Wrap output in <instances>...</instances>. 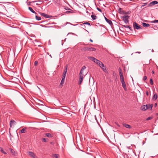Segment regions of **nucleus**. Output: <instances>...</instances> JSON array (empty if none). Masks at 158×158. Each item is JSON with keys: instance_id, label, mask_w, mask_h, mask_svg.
<instances>
[{"instance_id": "nucleus-9", "label": "nucleus", "mask_w": 158, "mask_h": 158, "mask_svg": "<svg viewBox=\"0 0 158 158\" xmlns=\"http://www.w3.org/2000/svg\"><path fill=\"white\" fill-rule=\"evenodd\" d=\"M157 3H158V2L157 1H154L148 4V6H151L153 5H156Z\"/></svg>"}, {"instance_id": "nucleus-52", "label": "nucleus", "mask_w": 158, "mask_h": 158, "mask_svg": "<svg viewBox=\"0 0 158 158\" xmlns=\"http://www.w3.org/2000/svg\"><path fill=\"white\" fill-rule=\"evenodd\" d=\"M91 158H96V157L94 156H93L92 155L91 156Z\"/></svg>"}, {"instance_id": "nucleus-33", "label": "nucleus", "mask_w": 158, "mask_h": 158, "mask_svg": "<svg viewBox=\"0 0 158 158\" xmlns=\"http://www.w3.org/2000/svg\"><path fill=\"white\" fill-rule=\"evenodd\" d=\"M150 82L151 85H153V81L152 79L151 78L150 79Z\"/></svg>"}, {"instance_id": "nucleus-48", "label": "nucleus", "mask_w": 158, "mask_h": 158, "mask_svg": "<svg viewBox=\"0 0 158 158\" xmlns=\"http://www.w3.org/2000/svg\"><path fill=\"white\" fill-rule=\"evenodd\" d=\"M118 70H119V73H120V72H122V69H121V68H119Z\"/></svg>"}, {"instance_id": "nucleus-59", "label": "nucleus", "mask_w": 158, "mask_h": 158, "mask_svg": "<svg viewBox=\"0 0 158 158\" xmlns=\"http://www.w3.org/2000/svg\"><path fill=\"white\" fill-rule=\"evenodd\" d=\"M152 73L153 74V73H154V71H152Z\"/></svg>"}, {"instance_id": "nucleus-51", "label": "nucleus", "mask_w": 158, "mask_h": 158, "mask_svg": "<svg viewBox=\"0 0 158 158\" xmlns=\"http://www.w3.org/2000/svg\"><path fill=\"white\" fill-rule=\"evenodd\" d=\"M119 73V75L123 74L122 72H120Z\"/></svg>"}, {"instance_id": "nucleus-20", "label": "nucleus", "mask_w": 158, "mask_h": 158, "mask_svg": "<svg viewBox=\"0 0 158 158\" xmlns=\"http://www.w3.org/2000/svg\"><path fill=\"white\" fill-rule=\"evenodd\" d=\"M142 25L143 27H148L150 26L149 24L144 23H142Z\"/></svg>"}, {"instance_id": "nucleus-39", "label": "nucleus", "mask_w": 158, "mask_h": 158, "mask_svg": "<svg viewBox=\"0 0 158 158\" xmlns=\"http://www.w3.org/2000/svg\"><path fill=\"white\" fill-rule=\"evenodd\" d=\"M147 79V77L146 76H144V77H143V80L144 81H145Z\"/></svg>"}, {"instance_id": "nucleus-8", "label": "nucleus", "mask_w": 158, "mask_h": 158, "mask_svg": "<svg viewBox=\"0 0 158 158\" xmlns=\"http://www.w3.org/2000/svg\"><path fill=\"white\" fill-rule=\"evenodd\" d=\"M9 150H10L11 153L15 156H17V153L14 150L11 148H10Z\"/></svg>"}, {"instance_id": "nucleus-18", "label": "nucleus", "mask_w": 158, "mask_h": 158, "mask_svg": "<svg viewBox=\"0 0 158 158\" xmlns=\"http://www.w3.org/2000/svg\"><path fill=\"white\" fill-rule=\"evenodd\" d=\"M122 25V26L123 27H124L129 28L131 31L132 30V28L129 26L125 25Z\"/></svg>"}, {"instance_id": "nucleus-4", "label": "nucleus", "mask_w": 158, "mask_h": 158, "mask_svg": "<svg viewBox=\"0 0 158 158\" xmlns=\"http://www.w3.org/2000/svg\"><path fill=\"white\" fill-rule=\"evenodd\" d=\"M79 84H81L83 80V78L85 77V75H79Z\"/></svg>"}, {"instance_id": "nucleus-45", "label": "nucleus", "mask_w": 158, "mask_h": 158, "mask_svg": "<svg viewBox=\"0 0 158 158\" xmlns=\"http://www.w3.org/2000/svg\"><path fill=\"white\" fill-rule=\"evenodd\" d=\"M152 28L154 29L155 30H156V29H155V28H158V26L157 25H155L154 26V27H152Z\"/></svg>"}, {"instance_id": "nucleus-61", "label": "nucleus", "mask_w": 158, "mask_h": 158, "mask_svg": "<svg viewBox=\"0 0 158 158\" xmlns=\"http://www.w3.org/2000/svg\"><path fill=\"white\" fill-rule=\"evenodd\" d=\"M99 158H102V157H100Z\"/></svg>"}, {"instance_id": "nucleus-30", "label": "nucleus", "mask_w": 158, "mask_h": 158, "mask_svg": "<svg viewBox=\"0 0 158 158\" xmlns=\"http://www.w3.org/2000/svg\"><path fill=\"white\" fill-rule=\"evenodd\" d=\"M66 73L64 72L63 73V76L62 77V78H65L66 74Z\"/></svg>"}, {"instance_id": "nucleus-43", "label": "nucleus", "mask_w": 158, "mask_h": 158, "mask_svg": "<svg viewBox=\"0 0 158 158\" xmlns=\"http://www.w3.org/2000/svg\"><path fill=\"white\" fill-rule=\"evenodd\" d=\"M67 67H66L65 69H64V72H65V73H67Z\"/></svg>"}, {"instance_id": "nucleus-10", "label": "nucleus", "mask_w": 158, "mask_h": 158, "mask_svg": "<svg viewBox=\"0 0 158 158\" xmlns=\"http://www.w3.org/2000/svg\"><path fill=\"white\" fill-rule=\"evenodd\" d=\"M121 82L122 84V86L123 87V88L124 89L125 91H126L127 90V87H126V85L125 84L124 81H121Z\"/></svg>"}, {"instance_id": "nucleus-38", "label": "nucleus", "mask_w": 158, "mask_h": 158, "mask_svg": "<svg viewBox=\"0 0 158 158\" xmlns=\"http://www.w3.org/2000/svg\"><path fill=\"white\" fill-rule=\"evenodd\" d=\"M97 59H96L95 58L93 57V58H92V60L93 61H94V62H95L96 60Z\"/></svg>"}, {"instance_id": "nucleus-62", "label": "nucleus", "mask_w": 158, "mask_h": 158, "mask_svg": "<svg viewBox=\"0 0 158 158\" xmlns=\"http://www.w3.org/2000/svg\"><path fill=\"white\" fill-rule=\"evenodd\" d=\"M50 56H51V57H52L51 56V55H50Z\"/></svg>"}, {"instance_id": "nucleus-35", "label": "nucleus", "mask_w": 158, "mask_h": 158, "mask_svg": "<svg viewBox=\"0 0 158 158\" xmlns=\"http://www.w3.org/2000/svg\"><path fill=\"white\" fill-rule=\"evenodd\" d=\"M83 24L84 25H85V24H86V25H89V26H90V24L89 23V22H86V23H84Z\"/></svg>"}, {"instance_id": "nucleus-25", "label": "nucleus", "mask_w": 158, "mask_h": 158, "mask_svg": "<svg viewBox=\"0 0 158 158\" xmlns=\"http://www.w3.org/2000/svg\"><path fill=\"white\" fill-rule=\"evenodd\" d=\"M101 69H102V70H103V71L105 73H108V72L107 70V69H106V68H105V66H104V67H103V68H101Z\"/></svg>"}, {"instance_id": "nucleus-11", "label": "nucleus", "mask_w": 158, "mask_h": 158, "mask_svg": "<svg viewBox=\"0 0 158 158\" xmlns=\"http://www.w3.org/2000/svg\"><path fill=\"white\" fill-rule=\"evenodd\" d=\"M104 17L106 21L110 25L112 24V23L111 20L107 19L105 16H104Z\"/></svg>"}, {"instance_id": "nucleus-64", "label": "nucleus", "mask_w": 158, "mask_h": 158, "mask_svg": "<svg viewBox=\"0 0 158 158\" xmlns=\"http://www.w3.org/2000/svg\"><path fill=\"white\" fill-rule=\"evenodd\" d=\"M84 26V27H85V25Z\"/></svg>"}, {"instance_id": "nucleus-28", "label": "nucleus", "mask_w": 158, "mask_h": 158, "mask_svg": "<svg viewBox=\"0 0 158 158\" xmlns=\"http://www.w3.org/2000/svg\"><path fill=\"white\" fill-rule=\"evenodd\" d=\"M65 78H62L61 80V82H60V84L62 85L64 82V81Z\"/></svg>"}, {"instance_id": "nucleus-14", "label": "nucleus", "mask_w": 158, "mask_h": 158, "mask_svg": "<svg viewBox=\"0 0 158 158\" xmlns=\"http://www.w3.org/2000/svg\"><path fill=\"white\" fill-rule=\"evenodd\" d=\"M41 15L42 16H43L45 17V18H49V15L47 14H45L44 13H42L41 14Z\"/></svg>"}, {"instance_id": "nucleus-29", "label": "nucleus", "mask_w": 158, "mask_h": 158, "mask_svg": "<svg viewBox=\"0 0 158 158\" xmlns=\"http://www.w3.org/2000/svg\"><path fill=\"white\" fill-rule=\"evenodd\" d=\"M43 139V141H42V142H46L48 140V139H46V138H43L42 139Z\"/></svg>"}, {"instance_id": "nucleus-55", "label": "nucleus", "mask_w": 158, "mask_h": 158, "mask_svg": "<svg viewBox=\"0 0 158 158\" xmlns=\"http://www.w3.org/2000/svg\"><path fill=\"white\" fill-rule=\"evenodd\" d=\"M140 53H141L140 52H135V53H138L139 54Z\"/></svg>"}, {"instance_id": "nucleus-50", "label": "nucleus", "mask_w": 158, "mask_h": 158, "mask_svg": "<svg viewBox=\"0 0 158 158\" xmlns=\"http://www.w3.org/2000/svg\"><path fill=\"white\" fill-rule=\"evenodd\" d=\"M55 0H50V2H52H52H54L55 1Z\"/></svg>"}, {"instance_id": "nucleus-7", "label": "nucleus", "mask_w": 158, "mask_h": 158, "mask_svg": "<svg viewBox=\"0 0 158 158\" xmlns=\"http://www.w3.org/2000/svg\"><path fill=\"white\" fill-rule=\"evenodd\" d=\"M52 144V145L53 146V147H54V148L57 147V144L56 141L51 142L50 143V144Z\"/></svg>"}, {"instance_id": "nucleus-27", "label": "nucleus", "mask_w": 158, "mask_h": 158, "mask_svg": "<svg viewBox=\"0 0 158 158\" xmlns=\"http://www.w3.org/2000/svg\"><path fill=\"white\" fill-rule=\"evenodd\" d=\"M91 17L93 20L96 19L97 18V16L95 15H92Z\"/></svg>"}, {"instance_id": "nucleus-53", "label": "nucleus", "mask_w": 158, "mask_h": 158, "mask_svg": "<svg viewBox=\"0 0 158 158\" xmlns=\"http://www.w3.org/2000/svg\"><path fill=\"white\" fill-rule=\"evenodd\" d=\"M120 77H123V74H122V75H120Z\"/></svg>"}, {"instance_id": "nucleus-63", "label": "nucleus", "mask_w": 158, "mask_h": 158, "mask_svg": "<svg viewBox=\"0 0 158 158\" xmlns=\"http://www.w3.org/2000/svg\"><path fill=\"white\" fill-rule=\"evenodd\" d=\"M67 12H68L69 13L70 12V11H67Z\"/></svg>"}, {"instance_id": "nucleus-23", "label": "nucleus", "mask_w": 158, "mask_h": 158, "mask_svg": "<svg viewBox=\"0 0 158 158\" xmlns=\"http://www.w3.org/2000/svg\"><path fill=\"white\" fill-rule=\"evenodd\" d=\"M35 17L36 19L37 20L39 21L41 19V17L40 16H38L36 15H35Z\"/></svg>"}, {"instance_id": "nucleus-60", "label": "nucleus", "mask_w": 158, "mask_h": 158, "mask_svg": "<svg viewBox=\"0 0 158 158\" xmlns=\"http://www.w3.org/2000/svg\"><path fill=\"white\" fill-rule=\"evenodd\" d=\"M84 29L86 31H87V32H88V31L87 30H86V29Z\"/></svg>"}, {"instance_id": "nucleus-17", "label": "nucleus", "mask_w": 158, "mask_h": 158, "mask_svg": "<svg viewBox=\"0 0 158 158\" xmlns=\"http://www.w3.org/2000/svg\"><path fill=\"white\" fill-rule=\"evenodd\" d=\"M0 152H1L2 153L4 154H6L7 153L2 148L0 147Z\"/></svg>"}, {"instance_id": "nucleus-24", "label": "nucleus", "mask_w": 158, "mask_h": 158, "mask_svg": "<svg viewBox=\"0 0 158 158\" xmlns=\"http://www.w3.org/2000/svg\"><path fill=\"white\" fill-rule=\"evenodd\" d=\"M26 128H24L21 131V133H25L26 132Z\"/></svg>"}, {"instance_id": "nucleus-44", "label": "nucleus", "mask_w": 158, "mask_h": 158, "mask_svg": "<svg viewBox=\"0 0 158 158\" xmlns=\"http://www.w3.org/2000/svg\"><path fill=\"white\" fill-rule=\"evenodd\" d=\"M86 68V67L85 66H83L82 68L81 69L82 70H84Z\"/></svg>"}, {"instance_id": "nucleus-2", "label": "nucleus", "mask_w": 158, "mask_h": 158, "mask_svg": "<svg viewBox=\"0 0 158 158\" xmlns=\"http://www.w3.org/2000/svg\"><path fill=\"white\" fill-rule=\"evenodd\" d=\"M82 50L84 51H89L96 50V48L92 47H85L83 48Z\"/></svg>"}, {"instance_id": "nucleus-36", "label": "nucleus", "mask_w": 158, "mask_h": 158, "mask_svg": "<svg viewBox=\"0 0 158 158\" xmlns=\"http://www.w3.org/2000/svg\"><path fill=\"white\" fill-rule=\"evenodd\" d=\"M120 79L121 82L122 81H124V77H120Z\"/></svg>"}, {"instance_id": "nucleus-1", "label": "nucleus", "mask_w": 158, "mask_h": 158, "mask_svg": "<svg viewBox=\"0 0 158 158\" xmlns=\"http://www.w3.org/2000/svg\"><path fill=\"white\" fill-rule=\"evenodd\" d=\"M121 19H122L123 20L124 22L126 23L127 24L129 23L128 19L129 18V16L127 15H124L123 16H121Z\"/></svg>"}, {"instance_id": "nucleus-22", "label": "nucleus", "mask_w": 158, "mask_h": 158, "mask_svg": "<svg viewBox=\"0 0 158 158\" xmlns=\"http://www.w3.org/2000/svg\"><path fill=\"white\" fill-rule=\"evenodd\" d=\"M98 65L101 68H103L104 67V64L102 63V62H101L98 64Z\"/></svg>"}, {"instance_id": "nucleus-6", "label": "nucleus", "mask_w": 158, "mask_h": 158, "mask_svg": "<svg viewBox=\"0 0 158 158\" xmlns=\"http://www.w3.org/2000/svg\"><path fill=\"white\" fill-rule=\"evenodd\" d=\"M47 22L46 21H44L42 22V23H43V25L44 26V27H49V23H47Z\"/></svg>"}, {"instance_id": "nucleus-54", "label": "nucleus", "mask_w": 158, "mask_h": 158, "mask_svg": "<svg viewBox=\"0 0 158 158\" xmlns=\"http://www.w3.org/2000/svg\"><path fill=\"white\" fill-rule=\"evenodd\" d=\"M146 94L148 96V91L146 92Z\"/></svg>"}, {"instance_id": "nucleus-56", "label": "nucleus", "mask_w": 158, "mask_h": 158, "mask_svg": "<svg viewBox=\"0 0 158 158\" xmlns=\"http://www.w3.org/2000/svg\"><path fill=\"white\" fill-rule=\"evenodd\" d=\"M89 41L91 42H93V40L91 39Z\"/></svg>"}, {"instance_id": "nucleus-34", "label": "nucleus", "mask_w": 158, "mask_h": 158, "mask_svg": "<svg viewBox=\"0 0 158 158\" xmlns=\"http://www.w3.org/2000/svg\"><path fill=\"white\" fill-rule=\"evenodd\" d=\"M152 23H158V20H155L152 21L151 22Z\"/></svg>"}, {"instance_id": "nucleus-41", "label": "nucleus", "mask_w": 158, "mask_h": 158, "mask_svg": "<svg viewBox=\"0 0 158 158\" xmlns=\"http://www.w3.org/2000/svg\"><path fill=\"white\" fill-rule=\"evenodd\" d=\"M93 58V57H91V56H88V58L89 59V60H92V58Z\"/></svg>"}, {"instance_id": "nucleus-40", "label": "nucleus", "mask_w": 158, "mask_h": 158, "mask_svg": "<svg viewBox=\"0 0 158 158\" xmlns=\"http://www.w3.org/2000/svg\"><path fill=\"white\" fill-rule=\"evenodd\" d=\"M38 62L37 61H35L34 63V65L35 66L37 65L38 64Z\"/></svg>"}, {"instance_id": "nucleus-5", "label": "nucleus", "mask_w": 158, "mask_h": 158, "mask_svg": "<svg viewBox=\"0 0 158 158\" xmlns=\"http://www.w3.org/2000/svg\"><path fill=\"white\" fill-rule=\"evenodd\" d=\"M27 154L31 157L33 158H36V156L35 155L34 153L31 152H27Z\"/></svg>"}, {"instance_id": "nucleus-13", "label": "nucleus", "mask_w": 158, "mask_h": 158, "mask_svg": "<svg viewBox=\"0 0 158 158\" xmlns=\"http://www.w3.org/2000/svg\"><path fill=\"white\" fill-rule=\"evenodd\" d=\"M16 123V122L13 119H11L10 122V126L11 127Z\"/></svg>"}, {"instance_id": "nucleus-15", "label": "nucleus", "mask_w": 158, "mask_h": 158, "mask_svg": "<svg viewBox=\"0 0 158 158\" xmlns=\"http://www.w3.org/2000/svg\"><path fill=\"white\" fill-rule=\"evenodd\" d=\"M123 126L124 127H126L127 128L130 129L131 128V126L128 124H127L124 123L123 124Z\"/></svg>"}, {"instance_id": "nucleus-16", "label": "nucleus", "mask_w": 158, "mask_h": 158, "mask_svg": "<svg viewBox=\"0 0 158 158\" xmlns=\"http://www.w3.org/2000/svg\"><path fill=\"white\" fill-rule=\"evenodd\" d=\"M147 108L148 109H150L151 110L152 107V104H148L147 105Z\"/></svg>"}, {"instance_id": "nucleus-12", "label": "nucleus", "mask_w": 158, "mask_h": 158, "mask_svg": "<svg viewBox=\"0 0 158 158\" xmlns=\"http://www.w3.org/2000/svg\"><path fill=\"white\" fill-rule=\"evenodd\" d=\"M147 105H144L141 106V109L145 111L147 110Z\"/></svg>"}, {"instance_id": "nucleus-47", "label": "nucleus", "mask_w": 158, "mask_h": 158, "mask_svg": "<svg viewBox=\"0 0 158 158\" xmlns=\"http://www.w3.org/2000/svg\"><path fill=\"white\" fill-rule=\"evenodd\" d=\"M147 4V3H144L143 5H142L141 6L142 7H143L145 6H146Z\"/></svg>"}, {"instance_id": "nucleus-32", "label": "nucleus", "mask_w": 158, "mask_h": 158, "mask_svg": "<svg viewBox=\"0 0 158 158\" xmlns=\"http://www.w3.org/2000/svg\"><path fill=\"white\" fill-rule=\"evenodd\" d=\"M101 62V61H99V60H97V59L95 62V63H96L97 64H99V63Z\"/></svg>"}, {"instance_id": "nucleus-49", "label": "nucleus", "mask_w": 158, "mask_h": 158, "mask_svg": "<svg viewBox=\"0 0 158 158\" xmlns=\"http://www.w3.org/2000/svg\"><path fill=\"white\" fill-rule=\"evenodd\" d=\"M46 135L48 137H49V133H47L46 134Z\"/></svg>"}, {"instance_id": "nucleus-31", "label": "nucleus", "mask_w": 158, "mask_h": 158, "mask_svg": "<svg viewBox=\"0 0 158 158\" xmlns=\"http://www.w3.org/2000/svg\"><path fill=\"white\" fill-rule=\"evenodd\" d=\"M83 72H84V70H82V69H81L80 72V73L79 75H84V74H83Z\"/></svg>"}, {"instance_id": "nucleus-46", "label": "nucleus", "mask_w": 158, "mask_h": 158, "mask_svg": "<svg viewBox=\"0 0 158 158\" xmlns=\"http://www.w3.org/2000/svg\"><path fill=\"white\" fill-rule=\"evenodd\" d=\"M97 9L98 11L101 12H102V10L101 9H100V8H97Z\"/></svg>"}, {"instance_id": "nucleus-26", "label": "nucleus", "mask_w": 158, "mask_h": 158, "mask_svg": "<svg viewBox=\"0 0 158 158\" xmlns=\"http://www.w3.org/2000/svg\"><path fill=\"white\" fill-rule=\"evenodd\" d=\"M157 94H154L152 98V99H154L155 100H156L157 98Z\"/></svg>"}, {"instance_id": "nucleus-42", "label": "nucleus", "mask_w": 158, "mask_h": 158, "mask_svg": "<svg viewBox=\"0 0 158 158\" xmlns=\"http://www.w3.org/2000/svg\"><path fill=\"white\" fill-rule=\"evenodd\" d=\"M152 118L151 117H148V118H147L146 120H150L151 119H152Z\"/></svg>"}, {"instance_id": "nucleus-21", "label": "nucleus", "mask_w": 158, "mask_h": 158, "mask_svg": "<svg viewBox=\"0 0 158 158\" xmlns=\"http://www.w3.org/2000/svg\"><path fill=\"white\" fill-rule=\"evenodd\" d=\"M52 156L53 157L58 158L59 156V155L58 154H55L52 155Z\"/></svg>"}, {"instance_id": "nucleus-57", "label": "nucleus", "mask_w": 158, "mask_h": 158, "mask_svg": "<svg viewBox=\"0 0 158 158\" xmlns=\"http://www.w3.org/2000/svg\"><path fill=\"white\" fill-rule=\"evenodd\" d=\"M94 117H95V119H96V120H97V119H96V115H95L94 116Z\"/></svg>"}, {"instance_id": "nucleus-37", "label": "nucleus", "mask_w": 158, "mask_h": 158, "mask_svg": "<svg viewBox=\"0 0 158 158\" xmlns=\"http://www.w3.org/2000/svg\"><path fill=\"white\" fill-rule=\"evenodd\" d=\"M123 13L124 14H130V12L129 11H127V12L124 11V12Z\"/></svg>"}, {"instance_id": "nucleus-19", "label": "nucleus", "mask_w": 158, "mask_h": 158, "mask_svg": "<svg viewBox=\"0 0 158 158\" xmlns=\"http://www.w3.org/2000/svg\"><path fill=\"white\" fill-rule=\"evenodd\" d=\"M28 9L32 13H35V14H36L37 13L33 10L31 7H29Z\"/></svg>"}, {"instance_id": "nucleus-3", "label": "nucleus", "mask_w": 158, "mask_h": 158, "mask_svg": "<svg viewBox=\"0 0 158 158\" xmlns=\"http://www.w3.org/2000/svg\"><path fill=\"white\" fill-rule=\"evenodd\" d=\"M133 26L134 29H136L138 30L139 29L141 28L140 27L138 24L136 22H134L133 23Z\"/></svg>"}, {"instance_id": "nucleus-58", "label": "nucleus", "mask_w": 158, "mask_h": 158, "mask_svg": "<svg viewBox=\"0 0 158 158\" xmlns=\"http://www.w3.org/2000/svg\"><path fill=\"white\" fill-rule=\"evenodd\" d=\"M50 138L52 137V135H51L50 134Z\"/></svg>"}]
</instances>
